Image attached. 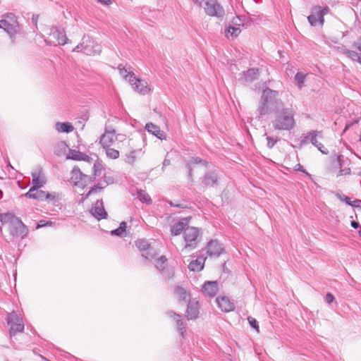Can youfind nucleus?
<instances>
[{
    "label": "nucleus",
    "instance_id": "1",
    "mask_svg": "<svg viewBox=\"0 0 361 361\" xmlns=\"http://www.w3.org/2000/svg\"><path fill=\"white\" fill-rule=\"evenodd\" d=\"M281 106L283 102L279 99V92L267 87L262 91L257 111L262 116L272 113Z\"/></svg>",
    "mask_w": 361,
    "mask_h": 361
},
{
    "label": "nucleus",
    "instance_id": "2",
    "mask_svg": "<svg viewBox=\"0 0 361 361\" xmlns=\"http://www.w3.org/2000/svg\"><path fill=\"white\" fill-rule=\"evenodd\" d=\"M295 112L292 109H283L277 114L274 121L272 122L275 130H290L295 126L294 118Z\"/></svg>",
    "mask_w": 361,
    "mask_h": 361
},
{
    "label": "nucleus",
    "instance_id": "3",
    "mask_svg": "<svg viewBox=\"0 0 361 361\" xmlns=\"http://www.w3.org/2000/svg\"><path fill=\"white\" fill-rule=\"evenodd\" d=\"M185 248L194 250L201 240L200 230L197 227L187 226L183 233Z\"/></svg>",
    "mask_w": 361,
    "mask_h": 361
},
{
    "label": "nucleus",
    "instance_id": "4",
    "mask_svg": "<svg viewBox=\"0 0 361 361\" xmlns=\"http://www.w3.org/2000/svg\"><path fill=\"white\" fill-rule=\"evenodd\" d=\"M202 7L204 13L210 17H215L221 20L225 16L224 8L217 0H207Z\"/></svg>",
    "mask_w": 361,
    "mask_h": 361
},
{
    "label": "nucleus",
    "instance_id": "5",
    "mask_svg": "<svg viewBox=\"0 0 361 361\" xmlns=\"http://www.w3.org/2000/svg\"><path fill=\"white\" fill-rule=\"evenodd\" d=\"M329 11L328 6H315L311 8V14L307 17L308 22L312 26H316L317 23L322 26L324 23V16Z\"/></svg>",
    "mask_w": 361,
    "mask_h": 361
},
{
    "label": "nucleus",
    "instance_id": "6",
    "mask_svg": "<svg viewBox=\"0 0 361 361\" xmlns=\"http://www.w3.org/2000/svg\"><path fill=\"white\" fill-rule=\"evenodd\" d=\"M24 195L27 198L35 199L38 201L47 200L54 204L58 201V196L56 192L49 193L39 189H30Z\"/></svg>",
    "mask_w": 361,
    "mask_h": 361
},
{
    "label": "nucleus",
    "instance_id": "7",
    "mask_svg": "<svg viewBox=\"0 0 361 361\" xmlns=\"http://www.w3.org/2000/svg\"><path fill=\"white\" fill-rule=\"evenodd\" d=\"M7 322L10 326L9 334L11 336H15L18 332L24 331V323L14 311L8 314Z\"/></svg>",
    "mask_w": 361,
    "mask_h": 361
},
{
    "label": "nucleus",
    "instance_id": "8",
    "mask_svg": "<svg viewBox=\"0 0 361 361\" xmlns=\"http://www.w3.org/2000/svg\"><path fill=\"white\" fill-rule=\"evenodd\" d=\"M9 233L13 238L21 239L27 236L28 229L27 226L18 219L13 225L9 226Z\"/></svg>",
    "mask_w": 361,
    "mask_h": 361
},
{
    "label": "nucleus",
    "instance_id": "9",
    "mask_svg": "<svg viewBox=\"0 0 361 361\" xmlns=\"http://www.w3.org/2000/svg\"><path fill=\"white\" fill-rule=\"evenodd\" d=\"M83 44H85V54L87 55L99 54L102 52V48L94 40L89 36H83Z\"/></svg>",
    "mask_w": 361,
    "mask_h": 361
},
{
    "label": "nucleus",
    "instance_id": "10",
    "mask_svg": "<svg viewBox=\"0 0 361 361\" xmlns=\"http://www.w3.org/2000/svg\"><path fill=\"white\" fill-rule=\"evenodd\" d=\"M224 250V247L217 240H211L207 243V253L210 257H219Z\"/></svg>",
    "mask_w": 361,
    "mask_h": 361
},
{
    "label": "nucleus",
    "instance_id": "11",
    "mask_svg": "<svg viewBox=\"0 0 361 361\" xmlns=\"http://www.w3.org/2000/svg\"><path fill=\"white\" fill-rule=\"evenodd\" d=\"M117 139L114 129L106 127L104 133L100 137L99 143L103 147H110Z\"/></svg>",
    "mask_w": 361,
    "mask_h": 361
},
{
    "label": "nucleus",
    "instance_id": "12",
    "mask_svg": "<svg viewBox=\"0 0 361 361\" xmlns=\"http://www.w3.org/2000/svg\"><path fill=\"white\" fill-rule=\"evenodd\" d=\"M31 175L32 186L30 189H39L46 183V178L42 168H37Z\"/></svg>",
    "mask_w": 361,
    "mask_h": 361
},
{
    "label": "nucleus",
    "instance_id": "13",
    "mask_svg": "<svg viewBox=\"0 0 361 361\" xmlns=\"http://www.w3.org/2000/svg\"><path fill=\"white\" fill-rule=\"evenodd\" d=\"M136 246L139 249V250L145 252V254H142V257L146 259L153 258L155 255V251L151 247L150 244L145 239H140L135 242Z\"/></svg>",
    "mask_w": 361,
    "mask_h": 361
},
{
    "label": "nucleus",
    "instance_id": "14",
    "mask_svg": "<svg viewBox=\"0 0 361 361\" xmlns=\"http://www.w3.org/2000/svg\"><path fill=\"white\" fill-rule=\"evenodd\" d=\"M50 35L56 39L59 45H64L68 42V39L66 37V32L63 28L56 26L51 27Z\"/></svg>",
    "mask_w": 361,
    "mask_h": 361
},
{
    "label": "nucleus",
    "instance_id": "15",
    "mask_svg": "<svg viewBox=\"0 0 361 361\" xmlns=\"http://www.w3.org/2000/svg\"><path fill=\"white\" fill-rule=\"evenodd\" d=\"M91 213L94 217L97 220L106 219L108 216L107 212L104 207L102 200H97L94 207L91 209Z\"/></svg>",
    "mask_w": 361,
    "mask_h": 361
},
{
    "label": "nucleus",
    "instance_id": "16",
    "mask_svg": "<svg viewBox=\"0 0 361 361\" xmlns=\"http://www.w3.org/2000/svg\"><path fill=\"white\" fill-rule=\"evenodd\" d=\"M241 75L242 77L240 78V80L243 82L248 83L257 80L259 75V72L258 68H252L243 71Z\"/></svg>",
    "mask_w": 361,
    "mask_h": 361
},
{
    "label": "nucleus",
    "instance_id": "17",
    "mask_svg": "<svg viewBox=\"0 0 361 361\" xmlns=\"http://www.w3.org/2000/svg\"><path fill=\"white\" fill-rule=\"evenodd\" d=\"M321 133V131L311 130L306 135H302L300 137V145L302 147L307 145L308 143H312L314 145L318 142L317 139V136Z\"/></svg>",
    "mask_w": 361,
    "mask_h": 361
},
{
    "label": "nucleus",
    "instance_id": "18",
    "mask_svg": "<svg viewBox=\"0 0 361 361\" xmlns=\"http://www.w3.org/2000/svg\"><path fill=\"white\" fill-rule=\"evenodd\" d=\"M190 219V217L183 218L180 221L174 224L171 228V235H178L182 232L183 233L184 231L185 230V228L189 223Z\"/></svg>",
    "mask_w": 361,
    "mask_h": 361
},
{
    "label": "nucleus",
    "instance_id": "19",
    "mask_svg": "<svg viewBox=\"0 0 361 361\" xmlns=\"http://www.w3.org/2000/svg\"><path fill=\"white\" fill-rule=\"evenodd\" d=\"M216 302L218 307L223 312H229L235 309L234 304L227 297H218L216 299Z\"/></svg>",
    "mask_w": 361,
    "mask_h": 361
},
{
    "label": "nucleus",
    "instance_id": "20",
    "mask_svg": "<svg viewBox=\"0 0 361 361\" xmlns=\"http://www.w3.org/2000/svg\"><path fill=\"white\" fill-rule=\"evenodd\" d=\"M130 84L135 91L142 94H146L150 91L147 82L145 80L136 78L135 76L134 82H132V83Z\"/></svg>",
    "mask_w": 361,
    "mask_h": 361
},
{
    "label": "nucleus",
    "instance_id": "21",
    "mask_svg": "<svg viewBox=\"0 0 361 361\" xmlns=\"http://www.w3.org/2000/svg\"><path fill=\"white\" fill-rule=\"evenodd\" d=\"M218 176L214 171H209L201 178V183L204 187H213L218 182Z\"/></svg>",
    "mask_w": 361,
    "mask_h": 361
},
{
    "label": "nucleus",
    "instance_id": "22",
    "mask_svg": "<svg viewBox=\"0 0 361 361\" xmlns=\"http://www.w3.org/2000/svg\"><path fill=\"white\" fill-rule=\"evenodd\" d=\"M199 307L197 302L190 301L186 310V316L188 319H194L198 317Z\"/></svg>",
    "mask_w": 361,
    "mask_h": 361
},
{
    "label": "nucleus",
    "instance_id": "23",
    "mask_svg": "<svg viewBox=\"0 0 361 361\" xmlns=\"http://www.w3.org/2000/svg\"><path fill=\"white\" fill-rule=\"evenodd\" d=\"M204 293L209 297H214L218 291V283L216 281H207L202 287Z\"/></svg>",
    "mask_w": 361,
    "mask_h": 361
},
{
    "label": "nucleus",
    "instance_id": "24",
    "mask_svg": "<svg viewBox=\"0 0 361 361\" xmlns=\"http://www.w3.org/2000/svg\"><path fill=\"white\" fill-rule=\"evenodd\" d=\"M145 129L152 135H155L157 137H158L160 140H164L166 139L165 133L163 130H160V128L154 125L152 123H148L145 126Z\"/></svg>",
    "mask_w": 361,
    "mask_h": 361
},
{
    "label": "nucleus",
    "instance_id": "25",
    "mask_svg": "<svg viewBox=\"0 0 361 361\" xmlns=\"http://www.w3.org/2000/svg\"><path fill=\"white\" fill-rule=\"evenodd\" d=\"M67 159L77 160V161H87L90 157L80 151L75 149H69L68 154H67Z\"/></svg>",
    "mask_w": 361,
    "mask_h": 361
},
{
    "label": "nucleus",
    "instance_id": "26",
    "mask_svg": "<svg viewBox=\"0 0 361 361\" xmlns=\"http://www.w3.org/2000/svg\"><path fill=\"white\" fill-rule=\"evenodd\" d=\"M168 314L171 317H174V319L176 320V322L177 330L178 333L183 336L184 333L185 331V326H183V320L180 319V315L176 314L173 311L169 312Z\"/></svg>",
    "mask_w": 361,
    "mask_h": 361
},
{
    "label": "nucleus",
    "instance_id": "27",
    "mask_svg": "<svg viewBox=\"0 0 361 361\" xmlns=\"http://www.w3.org/2000/svg\"><path fill=\"white\" fill-rule=\"evenodd\" d=\"M118 69L119 71L120 75L129 83H132L135 80V74L132 71H128L124 66L121 64L118 65Z\"/></svg>",
    "mask_w": 361,
    "mask_h": 361
},
{
    "label": "nucleus",
    "instance_id": "28",
    "mask_svg": "<svg viewBox=\"0 0 361 361\" xmlns=\"http://www.w3.org/2000/svg\"><path fill=\"white\" fill-rule=\"evenodd\" d=\"M84 176L80 169L77 166H75L71 171V180L74 183V185H81V180Z\"/></svg>",
    "mask_w": 361,
    "mask_h": 361
},
{
    "label": "nucleus",
    "instance_id": "29",
    "mask_svg": "<svg viewBox=\"0 0 361 361\" xmlns=\"http://www.w3.org/2000/svg\"><path fill=\"white\" fill-rule=\"evenodd\" d=\"M205 259L192 260L188 264V269L192 271H200L204 268Z\"/></svg>",
    "mask_w": 361,
    "mask_h": 361
},
{
    "label": "nucleus",
    "instance_id": "30",
    "mask_svg": "<svg viewBox=\"0 0 361 361\" xmlns=\"http://www.w3.org/2000/svg\"><path fill=\"white\" fill-rule=\"evenodd\" d=\"M0 28L4 29L10 36H13L18 32V29L13 27V24L11 25L6 20H0Z\"/></svg>",
    "mask_w": 361,
    "mask_h": 361
},
{
    "label": "nucleus",
    "instance_id": "31",
    "mask_svg": "<svg viewBox=\"0 0 361 361\" xmlns=\"http://www.w3.org/2000/svg\"><path fill=\"white\" fill-rule=\"evenodd\" d=\"M241 32L240 27L228 25L225 30V35L227 38L231 37L234 39L237 37Z\"/></svg>",
    "mask_w": 361,
    "mask_h": 361
},
{
    "label": "nucleus",
    "instance_id": "32",
    "mask_svg": "<svg viewBox=\"0 0 361 361\" xmlns=\"http://www.w3.org/2000/svg\"><path fill=\"white\" fill-rule=\"evenodd\" d=\"M56 130L61 133H71L73 130L74 128L70 123H60L58 122L55 126Z\"/></svg>",
    "mask_w": 361,
    "mask_h": 361
},
{
    "label": "nucleus",
    "instance_id": "33",
    "mask_svg": "<svg viewBox=\"0 0 361 361\" xmlns=\"http://www.w3.org/2000/svg\"><path fill=\"white\" fill-rule=\"evenodd\" d=\"M19 218L16 217L10 213L0 214V221L3 224H8L9 226L13 225Z\"/></svg>",
    "mask_w": 361,
    "mask_h": 361
},
{
    "label": "nucleus",
    "instance_id": "34",
    "mask_svg": "<svg viewBox=\"0 0 361 361\" xmlns=\"http://www.w3.org/2000/svg\"><path fill=\"white\" fill-rule=\"evenodd\" d=\"M174 294L178 297V301L185 302L187 300L188 294L185 289L181 286H176L174 288Z\"/></svg>",
    "mask_w": 361,
    "mask_h": 361
},
{
    "label": "nucleus",
    "instance_id": "35",
    "mask_svg": "<svg viewBox=\"0 0 361 361\" xmlns=\"http://www.w3.org/2000/svg\"><path fill=\"white\" fill-rule=\"evenodd\" d=\"M138 199L147 204H151L152 200L149 195L142 190H138L137 192Z\"/></svg>",
    "mask_w": 361,
    "mask_h": 361
},
{
    "label": "nucleus",
    "instance_id": "36",
    "mask_svg": "<svg viewBox=\"0 0 361 361\" xmlns=\"http://www.w3.org/2000/svg\"><path fill=\"white\" fill-rule=\"evenodd\" d=\"M127 226V224L125 221H122L120 224V226L116 229H114L111 231V234L112 235H116L119 237H122L124 235V233L126 232V228Z\"/></svg>",
    "mask_w": 361,
    "mask_h": 361
},
{
    "label": "nucleus",
    "instance_id": "37",
    "mask_svg": "<svg viewBox=\"0 0 361 361\" xmlns=\"http://www.w3.org/2000/svg\"><path fill=\"white\" fill-rule=\"evenodd\" d=\"M2 20H6L11 25L13 24V27L18 30V23L16 16L13 13H7L3 16Z\"/></svg>",
    "mask_w": 361,
    "mask_h": 361
},
{
    "label": "nucleus",
    "instance_id": "38",
    "mask_svg": "<svg viewBox=\"0 0 361 361\" xmlns=\"http://www.w3.org/2000/svg\"><path fill=\"white\" fill-rule=\"evenodd\" d=\"M264 136H266V139L267 141V147L269 149H272L274 147V146L277 143V142H279L280 140V138L278 136H276V137L269 136V135H267V133L264 134Z\"/></svg>",
    "mask_w": 361,
    "mask_h": 361
},
{
    "label": "nucleus",
    "instance_id": "39",
    "mask_svg": "<svg viewBox=\"0 0 361 361\" xmlns=\"http://www.w3.org/2000/svg\"><path fill=\"white\" fill-rule=\"evenodd\" d=\"M106 149V154L107 157L113 159H116L119 157V152L115 149L111 148L110 147H104Z\"/></svg>",
    "mask_w": 361,
    "mask_h": 361
},
{
    "label": "nucleus",
    "instance_id": "40",
    "mask_svg": "<svg viewBox=\"0 0 361 361\" xmlns=\"http://www.w3.org/2000/svg\"><path fill=\"white\" fill-rule=\"evenodd\" d=\"M346 56L353 61H357L361 64V54L355 51L349 50L346 51Z\"/></svg>",
    "mask_w": 361,
    "mask_h": 361
},
{
    "label": "nucleus",
    "instance_id": "41",
    "mask_svg": "<svg viewBox=\"0 0 361 361\" xmlns=\"http://www.w3.org/2000/svg\"><path fill=\"white\" fill-rule=\"evenodd\" d=\"M104 188H106V185L103 183V182L100 181L97 185H95L91 188L90 191L87 193L86 197H88L91 194L95 193L97 191L102 190Z\"/></svg>",
    "mask_w": 361,
    "mask_h": 361
},
{
    "label": "nucleus",
    "instance_id": "42",
    "mask_svg": "<svg viewBox=\"0 0 361 361\" xmlns=\"http://www.w3.org/2000/svg\"><path fill=\"white\" fill-rule=\"evenodd\" d=\"M187 164H190V166L193 164H203L204 166H207L208 162L200 157H192Z\"/></svg>",
    "mask_w": 361,
    "mask_h": 361
},
{
    "label": "nucleus",
    "instance_id": "43",
    "mask_svg": "<svg viewBox=\"0 0 361 361\" xmlns=\"http://www.w3.org/2000/svg\"><path fill=\"white\" fill-rule=\"evenodd\" d=\"M167 259L165 256L160 257L157 260L156 267L159 271H164L165 269L164 264H166Z\"/></svg>",
    "mask_w": 361,
    "mask_h": 361
},
{
    "label": "nucleus",
    "instance_id": "44",
    "mask_svg": "<svg viewBox=\"0 0 361 361\" xmlns=\"http://www.w3.org/2000/svg\"><path fill=\"white\" fill-rule=\"evenodd\" d=\"M95 177L93 178L87 175L84 174L82 180H81V185H76L75 186L80 187V188H85L86 185H89L91 182L93 181V179H94Z\"/></svg>",
    "mask_w": 361,
    "mask_h": 361
},
{
    "label": "nucleus",
    "instance_id": "45",
    "mask_svg": "<svg viewBox=\"0 0 361 361\" xmlns=\"http://www.w3.org/2000/svg\"><path fill=\"white\" fill-rule=\"evenodd\" d=\"M295 80L297 82L298 87L302 88L305 80V75L302 73H297L295 75Z\"/></svg>",
    "mask_w": 361,
    "mask_h": 361
},
{
    "label": "nucleus",
    "instance_id": "46",
    "mask_svg": "<svg viewBox=\"0 0 361 361\" xmlns=\"http://www.w3.org/2000/svg\"><path fill=\"white\" fill-rule=\"evenodd\" d=\"M140 150H139L140 152ZM138 152V150H132L128 154L126 155V161L130 164H132L135 162L136 159L135 154Z\"/></svg>",
    "mask_w": 361,
    "mask_h": 361
},
{
    "label": "nucleus",
    "instance_id": "47",
    "mask_svg": "<svg viewBox=\"0 0 361 361\" xmlns=\"http://www.w3.org/2000/svg\"><path fill=\"white\" fill-rule=\"evenodd\" d=\"M230 25H233V27H240L241 25H243V20L239 16H236L235 18H233V20L231 22Z\"/></svg>",
    "mask_w": 361,
    "mask_h": 361
},
{
    "label": "nucleus",
    "instance_id": "48",
    "mask_svg": "<svg viewBox=\"0 0 361 361\" xmlns=\"http://www.w3.org/2000/svg\"><path fill=\"white\" fill-rule=\"evenodd\" d=\"M101 181L103 182L106 187L109 184H112L114 183V178L111 176L104 174L102 177V180Z\"/></svg>",
    "mask_w": 361,
    "mask_h": 361
},
{
    "label": "nucleus",
    "instance_id": "49",
    "mask_svg": "<svg viewBox=\"0 0 361 361\" xmlns=\"http://www.w3.org/2000/svg\"><path fill=\"white\" fill-rule=\"evenodd\" d=\"M336 197L341 201L345 202L347 204H348V205L352 204V201L350 200V199L348 197L345 196V195L337 193Z\"/></svg>",
    "mask_w": 361,
    "mask_h": 361
},
{
    "label": "nucleus",
    "instance_id": "50",
    "mask_svg": "<svg viewBox=\"0 0 361 361\" xmlns=\"http://www.w3.org/2000/svg\"><path fill=\"white\" fill-rule=\"evenodd\" d=\"M247 320H248L249 324H250V326H251L253 329H256L257 331H259V325H258V322H257V321L255 318H253V317H249L247 318Z\"/></svg>",
    "mask_w": 361,
    "mask_h": 361
},
{
    "label": "nucleus",
    "instance_id": "51",
    "mask_svg": "<svg viewBox=\"0 0 361 361\" xmlns=\"http://www.w3.org/2000/svg\"><path fill=\"white\" fill-rule=\"evenodd\" d=\"M167 203L171 206V207H178V208H183V209H185V208H187L188 206L187 204H185V201H183V202L181 203H178V204H176L174 202H173L171 200H168L167 201Z\"/></svg>",
    "mask_w": 361,
    "mask_h": 361
},
{
    "label": "nucleus",
    "instance_id": "52",
    "mask_svg": "<svg viewBox=\"0 0 361 361\" xmlns=\"http://www.w3.org/2000/svg\"><path fill=\"white\" fill-rule=\"evenodd\" d=\"M53 224V222L45 220H40L37 225L36 228H40L44 226H51Z\"/></svg>",
    "mask_w": 361,
    "mask_h": 361
},
{
    "label": "nucleus",
    "instance_id": "53",
    "mask_svg": "<svg viewBox=\"0 0 361 361\" xmlns=\"http://www.w3.org/2000/svg\"><path fill=\"white\" fill-rule=\"evenodd\" d=\"M314 146L316 147L323 154H329L328 149H326L322 143L317 142Z\"/></svg>",
    "mask_w": 361,
    "mask_h": 361
},
{
    "label": "nucleus",
    "instance_id": "54",
    "mask_svg": "<svg viewBox=\"0 0 361 361\" xmlns=\"http://www.w3.org/2000/svg\"><path fill=\"white\" fill-rule=\"evenodd\" d=\"M85 45L83 44V40L82 39V42L73 49V51H82L85 53Z\"/></svg>",
    "mask_w": 361,
    "mask_h": 361
},
{
    "label": "nucleus",
    "instance_id": "55",
    "mask_svg": "<svg viewBox=\"0 0 361 361\" xmlns=\"http://www.w3.org/2000/svg\"><path fill=\"white\" fill-rule=\"evenodd\" d=\"M350 173V168L341 169L338 172L337 177L343 176V175H347V174H349Z\"/></svg>",
    "mask_w": 361,
    "mask_h": 361
},
{
    "label": "nucleus",
    "instance_id": "56",
    "mask_svg": "<svg viewBox=\"0 0 361 361\" xmlns=\"http://www.w3.org/2000/svg\"><path fill=\"white\" fill-rule=\"evenodd\" d=\"M295 170L301 171V172L304 173L306 176H307L309 177L311 176V175L308 172H307L306 170L304 169L302 166H301L300 164H298L295 165Z\"/></svg>",
    "mask_w": 361,
    "mask_h": 361
},
{
    "label": "nucleus",
    "instance_id": "57",
    "mask_svg": "<svg viewBox=\"0 0 361 361\" xmlns=\"http://www.w3.org/2000/svg\"><path fill=\"white\" fill-rule=\"evenodd\" d=\"M326 301L327 303H331L334 300V296L330 293H328L326 295Z\"/></svg>",
    "mask_w": 361,
    "mask_h": 361
},
{
    "label": "nucleus",
    "instance_id": "58",
    "mask_svg": "<svg viewBox=\"0 0 361 361\" xmlns=\"http://www.w3.org/2000/svg\"><path fill=\"white\" fill-rule=\"evenodd\" d=\"M186 167L188 169V176L189 179H190L192 180V166H190V164H186Z\"/></svg>",
    "mask_w": 361,
    "mask_h": 361
},
{
    "label": "nucleus",
    "instance_id": "59",
    "mask_svg": "<svg viewBox=\"0 0 361 361\" xmlns=\"http://www.w3.org/2000/svg\"><path fill=\"white\" fill-rule=\"evenodd\" d=\"M344 157L343 155H338L336 157V160L338 162V166L340 169H342L343 166V161Z\"/></svg>",
    "mask_w": 361,
    "mask_h": 361
},
{
    "label": "nucleus",
    "instance_id": "60",
    "mask_svg": "<svg viewBox=\"0 0 361 361\" xmlns=\"http://www.w3.org/2000/svg\"><path fill=\"white\" fill-rule=\"evenodd\" d=\"M98 3L104 5L109 6L112 4L113 0H97Z\"/></svg>",
    "mask_w": 361,
    "mask_h": 361
},
{
    "label": "nucleus",
    "instance_id": "61",
    "mask_svg": "<svg viewBox=\"0 0 361 361\" xmlns=\"http://www.w3.org/2000/svg\"><path fill=\"white\" fill-rule=\"evenodd\" d=\"M353 47L359 50L361 54V40L356 41L353 43Z\"/></svg>",
    "mask_w": 361,
    "mask_h": 361
},
{
    "label": "nucleus",
    "instance_id": "62",
    "mask_svg": "<svg viewBox=\"0 0 361 361\" xmlns=\"http://www.w3.org/2000/svg\"><path fill=\"white\" fill-rule=\"evenodd\" d=\"M192 1L195 4L202 7L203 6V4H204V2L207 1V0H192Z\"/></svg>",
    "mask_w": 361,
    "mask_h": 361
},
{
    "label": "nucleus",
    "instance_id": "63",
    "mask_svg": "<svg viewBox=\"0 0 361 361\" xmlns=\"http://www.w3.org/2000/svg\"><path fill=\"white\" fill-rule=\"evenodd\" d=\"M361 203V200H355V201L352 202V204H350V206L352 207H360V204Z\"/></svg>",
    "mask_w": 361,
    "mask_h": 361
},
{
    "label": "nucleus",
    "instance_id": "64",
    "mask_svg": "<svg viewBox=\"0 0 361 361\" xmlns=\"http://www.w3.org/2000/svg\"><path fill=\"white\" fill-rule=\"evenodd\" d=\"M338 50L345 55H346V51H349V49H346L344 46L338 47Z\"/></svg>",
    "mask_w": 361,
    "mask_h": 361
}]
</instances>
